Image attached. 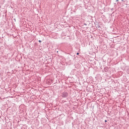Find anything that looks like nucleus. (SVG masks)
<instances>
[{"label":"nucleus","instance_id":"obj_1","mask_svg":"<svg viewBox=\"0 0 129 129\" xmlns=\"http://www.w3.org/2000/svg\"><path fill=\"white\" fill-rule=\"evenodd\" d=\"M105 122H107V120H105Z\"/></svg>","mask_w":129,"mask_h":129},{"label":"nucleus","instance_id":"obj_2","mask_svg":"<svg viewBox=\"0 0 129 129\" xmlns=\"http://www.w3.org/2000/svg\"><path fill=\"white\" fill-rule=\"evenodd\" d=\"M39 43H41V40H39Z\"/></svg>","mask_w":129,"mask_h":129},{"label":"nucleus","instance_id":"obj_3","mask_svg":"<svg viewBox=\"0 0 129 129\" xmlns=\"http://www.w3.org/2000/svg\"><path fill=\"white\" fill-rule=\"evenodd\" d=\"M77 55H79V53L78 52V53H77Z\"/></svg>","mask_w":129,"mask_h":129}]
</instances>
